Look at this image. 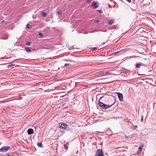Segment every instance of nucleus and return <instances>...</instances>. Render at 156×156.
I'll return each instance as SVG.
<instances>
[{"label": "nucleus", "instance_id": "nucleus-1", "mask_svg": "<svg viewBox=\"0 0 156 156\" xmlns=\"http://www.w3.org/2000/svg\"><path fill=\"white\" fill-rule=\"evenodd\" d=\"M103 97H104V96L101 97L100 98L99 100V102H98V104H99V106L100 107H101V108H102L103 109H105L106 108H109L111 107L112 106V105H105V104L103 103L102 102L100 101L101 100V98Z\"/></svg>", "mask_w": 156, "mask_h": 156}, {"label": "nucleus", "instance_id": "nucleus-2", "mask_svg": "<svg viewBox=\"0 0 156 156\" xmlns=\"http://www.w3.org/2000/svg\"><path fill=\"white\" fill-rule=\"evenodd\" d=\"M95 156H105L102 149H98L96 152Z\"/></svg>", "mask_w": 156, "mask_h": 156}, {"label": "nucleus", "instance_id": "nucleus-3", "mask_svg": "<svg viewBox=\"0 0 156 156\" xmlns=\"http://www.w3.org/2000/svg\"><path fill=\"white\" fill-rule=\"evenodd\" d=\"M67 125L66 124L64 123H59L58 127L61 129L63 130H65L67 128Z\"/></svg>", "mask_w": 156, "mask_h": 156}, {"label": "nucleus", "instance_id": "nucleus-4", "mask_svg": "<svg viewBox=\"0 0 156 156\" xmlns=\"http://www.w3.org/2000/svg\"><path fill=\"white\" fill-rule=\"evenodd\" d=\"M10 147L9 146H3L0 149V151L4 152L10 149Z\"/></svg>", "mask_w": 156, "mask_h": 156}, {"label": "nucleus", "instance_id": "nucleus-5", "mask_svg": "<svg viewBox=\"0 0 156 156\" xmlns=\"http://www.w3.org/2000/svg\"><path fill=\"white\" fill-rule=\"evenodd\" d=\"M98 5V4L97 2L95 1L91 5V7L93 9H96L97 8Z\"/></svg>", "mask_w": 156, "mask_h": 156}, {"label": "nucleus", "instance_id": "nucleus-6", "mask_svg": "<svg viewBox=\"0 0 156 156\" xmlns=\"http://www.w3.org/2000/svg\"><path fill=\"white\" fill-rule=\"evenodd\" d=\"M99 75L100 76H102L103 75H107L110 74V73L109 72L105 71V72H100L99 73Z\"/></svg>", "mask_w": 156, "mask_h": 156}, {"label": "nucleus", "instance_id": "nucleus-7", "mask_svg": "<svg viewBox=\"0 0 156 156\" xmlns=\"http://www.w3.org/2000/svg\"><path fill=\"white\" fill-rule=\"evenodd\" d=\"M117 94L120 101H122L123 100L122 94L120 93H117Z\"/></svg>", "mask_w": 156, "mask_h": 156}, {"label": "nucleus", "instance_id": "nucleus-8", "mask_svg": "<svg viewBox=\"0 0 156 156\" xmlns=\"http://www.w3.org/2000/svg\"><path fill=\"white\" fill-rule=\"evenodd\" d=\"M27 133L29 135H31L34 133V130L30 128L28 129Z\"/></svg>", "mask_w": 156, "mask_h": 156}, {"label": "nucleus", "instance_id": "nucleus-9", "mask_svg": "<svg viewBox=\"0 0 156 156\" xmlns=\"http://www.w3.org/2000/svg\"><path fill=\"white\" fill-rule=\"evenodd\" d=\"M15 66V64L13 63H10L9 64V65L8 66V68H9L10 67H13V66Z\"/></svg>", "mask_w": 156, "mask_h": 156}, {"label": "nucleus", "instance_id": "nucleus-10", "mask_svg": "<svg viewBox=\"0 0 156 156\" xmlns=\"http://www.w3.org/2000/svg\"><path fill=\"white\" fill-rule=\"evenodd\" d=\"M114 23V20L113 19H112L108 22V24L109 25H111Z\"/></svg>", "mask_w": 156, "mask_h": 156}, {"label": "nucleus", "instance_id": "nucleus-11", "mask_svg": "<svg viewBox=\"0 0 156 156\" xmlns=\"http://www.w3.org/2000/svg\"><path fill=\"white\" fill-rule=\"evenodd\" d=\"M25 49L27 52H30L31 51V48L30 47H27L25 48Z\"/></svg>", "mask_w": 156, "mask_h": 156}, {"label": "nucleus", "instance_id": "nucleus-12", "mask_svg": "<svg viewBox=\"0 0 156 156\" xmlns=\"http://www.w3.org/2000/svg\"><path fill=\"white\" fill-rule=\"evenodd\" d=\"M37 145L38 146L40 147H42V144L41 143H39L37 144Z\"/></svg>", "mask_w": 156, "mask_h": 156}, {"label": "nucleus", "instance_id": "nucleus-13", "mask_svg": "<svg viewBox=\"0 0 156 156\" xmlns=\"http://www.w3.org/2000/svg\"><path fill=\"white\" fill-rule=\"evenodd\" d=\"M141 66V64L140 63L137 64L136 65V67L138 68H140Z\"/></svg>", "mask_w": 156, "mask_h": 156}, {"label": "nucleus", "instance_id": "nucleus-14", "mask_svg": "<svg viewBox=\"0 0 156 156\" xmlns=\"http://www.w3.org/2000/svg\"><path fill=\"white\" fill-rule=\"evenodd\" d=\"M31 27L32 26L29 24H27L26 26V27L30 29L31 28Z\"/></svg>", "mask_w": 156, "mask_h": 156}, {"label": "nucleus", "instance_id": "nucleus-15", "mask_svg": "<svg viewBox=\"0 0 156 156\" xmlns=\"http://www.w3.org/2000/svg\"><path fill=\"white\" fill-rule=\"evenodd\" d=\"M97 48H98L97 47H94V48H90V49L92 51H95V50H96V49H97Z\"/></svg>", "mask_w": 156, "mask_h": 156}, {"label": "nucleus", "instance_id": "nucleus-16", "mask_svg": "<svg viewBox=\"0 0 156 156\" xmlns=\"http://www.w3.org/2000/svg\"><path fill=\"white\" fill-rule=\"evenodd\" d=\"M42 15L44 16H45L46 15V13L45 12H43L42 14Z\"/></svg>", "mask_w": 156, "mask_h": 156}, {"label": "nucleus", "instance_id": "nucleus-17", "mask_svg": "<svg viewBox=\"0 0 156 156\" xmlns=\"http://www.w3.org/2000/svg\"><path fill=\"white\" fill-rule=\"evenodd\" d=\"M39 35L41 37H42L44 35L42 33H40L39 34Z\"/></svg>", "mask_w": 156, "mask_h": 156}, {"label": "nucleus", "instance_id": "nucleus-18", "mask_svg": "<svg viewBox=\"0 0 156 156\" xmlns=\"http://www.w3.org/2000/svg\"><path fill=\"white\" fill-rule=\"evenodd\" d=\"M26 44L27 45H30V42H28L26 43Z\"/></svg>", "mask_w": 156, "mask_h": 156}, {"label": "nucleus", "instance_id": "nucleus-19", "mask_svg": "<svg viewBox=\"0 0 156 156\" xmlns=\"http://www.w3.org/2000/svg\"><path fill=\"white\" fill-rule=\"evenodd\" d=\"M62 12L61 11H59L58 12V15H60L62 14Z\"/></svg>", "mask_w": 156, "mask_h": 156}, {"label": "nucleus", "instance_id": "nucleus-20", "mask_svg": "<svg viewBox=\"0 0 156 156\" xmlns=\"http://www.w3.org/2000/svg\"><path fill=\"white\" fill-rule=\"evenodd\" d=\"M142 150V148L141 147H139V150L140 151V152H141Z\"/></svg>", "mask_w": 156, "mask_h": 156}, {"label": "nucleus", "instance_id": "nucleus-21", "mask_svg": "<svg viewBox=\"0 0 156 156\" xmlns=\"http://www.w3.org/2000/svg\"><path fill=\"white\" fill-rule=\"evenodd\" d=\"M94 22L96 23H97L99 22V20H94Z\"/></svg>", "mask_w": 156, "mask_h": 156}, {"label": "nucleus", "instance_id": "nucleus-22", "mask_svg": "<svg viewBox=\"0 0 156 156\" xmlns=\"http://www.w3.org/2000/svg\"><path fill=\"white\" fill-rule=\"evenodd\" d=\"M143 116L142 115V117H141V121L142 122V121H143Z\"/></svg>", "mask_w": 156, "mask_h": 156}, {"label": "nucleus", "instance_id": "nucleus-23", "mask_svg": "<svg viewBox=\"0 0 156 156\" xmlns=\"http://www.w3.org/2000/svg\"><path fill=\"white\" fill-rule=\"evenodd\" d=\"M69 65V64H68V63H66L65 64V66H68Z\"/></svg>", "mask_w": 156, "mask_h": 156}, {"label": "nucleus", "instance_id": "nucleus-24", "mask_svg": "<svg viewBox=\"0 0 156 156\" xmlns=\"http://www.w3.org/2000/svg\"><path fill=\"white\" fill-rule=\"evenodd\" d=\"M5 23V21L4 20H3L2 21H1V24H3V23Z\"/></svg>", "mask_w": 156, "mask_h": 156}, {"label": "nucleus", "instance_id": "nucleus-25", "mask_svg": "<svg viewBox=\"0 0 156 156\" xmlns=\"http://www.w3.org/2000/svg\"><path fill=\"white\" fill-rule=\"evenodd\" d=\"M129 3L131 2V0H126Z\"/></svg>", "mask_w": 156, "mask_h": 156}, {"label": "nucleus", "instance_id": "nucleus-26", "mask_svg": "<svg viewBox=\"0 0 156 156\" xmlns=\"http://www.w3.org/2000/svg\"><path fill=\"white\" fill-rule=\"evenodd\" d=\"M98 12H102V10H98Z\"/></svg>", "mask_w": 156, "mask_h": 156}, {"label": "nucleus", "instance_id": "nucleus-27", "mask_svg": "<svg viewBox=\"0 0 156 156\" xmlns=\"http://www.w3.org/2000/svg\"><path fill=\"white\" fill-rule=\"evenodd\" d=\"M64 146L65 147V148H66V149H68V147H67V146H66V145H64Z\"/></svg>", "mask_w": 156, "mask_h": 156}, {"label": "nucleus", "instance_id": "nucleus-28", "mask_svg": "<svg viewBox=\"0 0 156 156\" xmlns=\"http://www.w3.org/2000/svg\"><path fill=\"white\" fill-rule=\"evenodd\" d=\"M120 52V51H117V52H116L115 53H118L119 52Z\"/></svg>", "mask_w": 156, "mask_h": 156}, {"label": "nucleus", "instance_id": "nucleus-29", "mask_svg": "<svg viewBox=\"0 0 156 156\" xmlns=\"http://www.w3.org/2000/svg\"><path fill=\"white\" fill-rule=\"evenodd\" d=\"M78 151H76V154H77V153H78Z\"/></svg>", "mask_w": 156, "mask_h": 156}]
</instances>
